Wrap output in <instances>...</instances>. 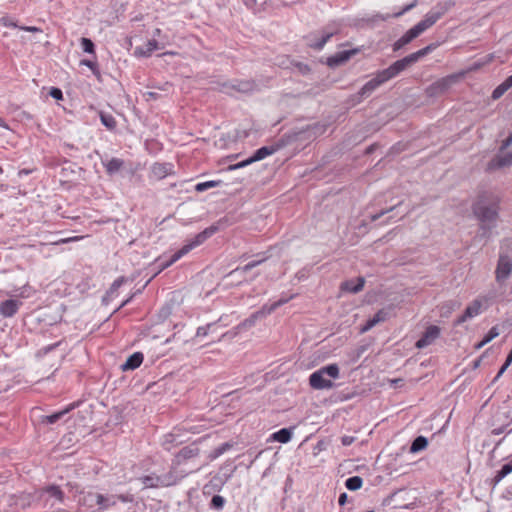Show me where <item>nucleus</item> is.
I'll return each instance as SVG.
<instances>
[{
  "instance_id": "f257e3e1",
  "label": "nucleus",
  "mask_w": 512,
  "mask_h": 512,
  "mask_svg": "<svg viewBox=\"0 0 512 512\" xmlns=\"http://www.w3.org/2000/svg\"><path fill=\"white\" fill-rule=\"evenodd\" d=\"M500 198L497 194L484 191L477 196L472 205V212L479 221L480 236L488 238L496 227L499 217Z\"/></svg>"
},
{
  "instance_id": "f03ea898",
  "label": "nucleus",
  "mask_w": 512,
  "mask_h": 512,
  "mask_svg": "<svg viewBox=\"0 0 512 512\" xmlns=\"http://www.w3.org/2000/svg\"><path fill=\"white\" fill-rule=\"evenodd\" d=\"M433 49V45H428L417 52H414L400 60L395 61L393 64H391L388 68L381 70V74L384 78V80L389 81L390 79H393L398 74H400L402 71L407 69L409 66L416 63L420 58L427 55L429 52H431Z\"/></svg>"
},
{
  "instance_id": "7ed1b4c3",
  "label": "nucleus",
  "mask_w": 512,
  "mask_h": 512,
  "mask_svg": "<svg viewBox=\"0 0 512 512\" xmlns=\"http://www.w3.org/2000/svg\"><path fill=\"white\" fill-rule=\"evenodd\" d=\"M325 376H329L333 379H337L339 377L338 365L337 364H329V365L322 367L319 370L313 372L309 377L310 386L316 390L331 389L334 386V384L331 380L327 379Z\"/></svg>"
},
{
  "instance_id": "20e7f679",
  "label": "nucleus",
  "mask_w": 512,
  "mask_h": 512,
  "mask_svg": "<svg viewBox=\"0 0 512 512\" xmlns=\"http://www.w3.org/2000/svg\"><path fill=\"white\" fill-rule=\"evenodd\" d=\"M292 298H293V296H290L288 298H281L278 301L272 303L271 305H267V304L263 305L261 307V309L253 312L248 318H246L245 320L240 322L235 327V329L237 330V332H242V331L252 328L253 326H255V324L257 323L258 320H261V319L267 317L268 315L273 313L277 308L286 304Z\"/></svg>"
},
{
  "instance_id": "39448f33",
  "label": "nucleus",
  "mask_w": 512,
  "mask_h": 512,
  "mask_svg": "<svg viewBox=\"0 0 512 512\" xmlns=\"http://www.w3.org/2000/svg\"><path fill=\"white\" fill-rule=\"evenodd\" d=\"M201 468L199 465H193L190 469H179L172 463L170 470L167 473L160 475L162 487H169L177 484L180 480L186 477L189 473L196 472Z\"/></svg>"
},
{
  "instance_id": "423d86ee",
  "label": "nucleus",
  "mask_w": 512,
  "mask_h": 512,
  "mask_svg": "<svg viewBox=\"0 0 512 512\" xmlns=\"http://www.w3.org/2000/svg\"><path fill=\"white\" fill-rule=\"evenodd\" d=\"M451 6V2L438 3L434 9L425 15L423 20L416 24L417 27H420V30L423 33L432 25H434L446 12H448Z\"/></svg>"
},
{
  "instance_id": "0eeeda50",
  "label": "nucleus",
  "mask_w": 512,
  "mask_h": 512,
  "mask_svg": "<svg viewBox=\"0 0 512 512\" xmlns=\"http://www.w3.org/2000/svg\"><path fill=\"white\" fill-rule=\"evenodd\" d=\"M95 501L96 504L98 505V510L102 512L111 507H114L117 504V501H121L123 503L132 502L133 496L131 494L103 495L97 493L95 495Z\"/></svg>"
},
{
  "instance_id": "6e6552de",
  "label": "nucleus",
  "mask_w": 512,
  "mask_h": 512,
  "mask_svg": "<svg viewBox=\"0 0 512 512\" xmlns=\"http://www.w3.org/2000/svg\"><path fill=\"white\" fill-rule=\"evenodd\" d=\"M205 240L203 239V237L201 236L200 233H198L194 238L193 240H191L190 242H188L187 244H185L180 250H178L176 253H174L170 260L165 262V263H161L159 265L160 269L158 272L166 269L167 267H169L170 265H172L173 263H175L176 261H178L182 256H184L185 254H187L188 252H190L192 249H194L195 247L201 245L202 243H204Z\"/></svg>"
},
{
  "instance_id": "1a4fd4ad",
  "label": "nucleus",
  "mask_w": 512,
  "mask_h": 512,
  "mask_svg": "<svg viewBox=\"0 0 512 512\" xmlns=\"http://www.w3.org/2000/svg\"><path fill=\"white\" fill-rule=\"evenodd\" d=\"M386 82L387 81L384 80L381 72L378 71L371 80L363 85L357 94L352 96L353 100L357 103L361 102L363 98L370 96L380 85Z\"/></svg>"
},
{
  "instance_id": "9d476101",
  "label": "nucleus",
  "mask_w": 512,
  "mask_h": 512,
  "mask_svg": "<svg viewBox=\"0 0 512 512\" xmlns=\"http://www.w3.org/2000/svg\"><path fill=\"white\" fill-rule=\"evenodd\" d=\"M200 454V449L196 444H190L188 446L183 447L173 459L172 463L175 464L178 468H180L181 465H184L188 463L189 461H192L193 459L197 458Z\"/></svg>"
},
{
  "instance_id": "9b49d317",
  "label": "nucleus",
  "mask_w": 512,
  "mask_h": 512,
  "mask_svg": "<svg viewBox=\"0 0 512 512\" xmlns=\"http://www.w3.org/2000/svg\"><path fill=\"white\" fill-rule=\"evenodd\" d=\"M441 329L436 325H430L426 328L422 336L416 341L415 347L418 349L426 348L433 344L439 338Z\"/></svg>"
},
{
  "instance_id": "f8f14e48",
  "label": "nucleus",
  "mask_w": 512,
  "mask_h": 512,
  "mask_svg": "<svg viewBox=\"0 0 512 512\" xmlns=\"http://www.w3.org/2000/svg\"><path fill=\"white\" fill-rule=\"evenodd\" d=\"M512 272V261L507 255H500L496 267V280L497 282L505 281Z\"/></svg>"
},
{
  "instance_id": "ddd939ff",
  "label": "nucleus",
  "mask_w": 512,
  "mask_h": 512,
  "mask_svg": "<svg viewBox=\"0 0 512 512\" xmlns=\"http://www.w3.org/2000/svg\"><path fill=\"white\" fill-rule=\"evenodd\" d=\"M512 165V151L504 155H495L487 164L486 170L489 172L509 167Z\"/></svg>"
},
{
  "instance_id": "4468645a",
  "label": "nucleus",
  "mask_w": 512,
  "mask_h": 512,
  "mask_svg": "<svg viewBox=\"0 0 512 512\" xmlns=\"http://www.w3.org/2000/svg\"><path fill=\"white\" fill-rule=\"evenodd\" d=\"M23 305L18 299H7L0 303V315L5 318L13 317Z\"/></svg>"
},
{
  "instance_id": "2eb2a0df",
  "label": "nucleus",
  "mask_w": 512,
  "mask_h": 512,
  "mask_svg": "<svg viewBox=\"0 0 512 512\" xmlns=\"http://www.w3.org/2000/svg\"><path fill=\"white\" fill-rule=\"evenodd\" d=\"M481 307V301L478 299L474 300L470 305L466 307L464 313L455 320V325H461L468 319L477 316L481 311Z\"/></svg>"
},
{
  "instance_id": "dca6fc26",
  "label": "nucleus",
  "mask_w": 512,
  "mask_h": 512,
  "mask_svg": "<svg viewBox=\"0 0 512 512\" xmlns=\"http://www.w3.org/2000/svg\"><path fill=\"white\" fill-rule=\"evenodd\" d=\"M420 34H422L420 27H417V25L413 26L401 38H399L393 44V51H398V50L402 49L405 45L409 44L412 40L417 38Z\"/></svg>"
},
{
  "instance_id": "f3484780",
  "label": "nucleus",
  "mask_w": 512,
  "mask_h": 512,
  "mask_svg": "<svg viewBox=\"0 0 512 512\" xmlns=\"http://www.w3.org/2000/svg\"><path fill=\"white\" fill-rule=\"evenodd\" d=\"M358 52V49L344 50L336 53L327 58V65L330 67H337L347 62L353 55Z\"/></svg>"
},
{
  "instance_id": "a211bd4d",
  "label": "nucleus",
  "mask_w": 512,
  "mask_h": 512,
  "mask_svg": "<svg viewBox=\"0 0 512 512\" xmlns=\"http://www.w3.org/2000/svg\"><path fill=\"white\" fill-rule=\"evenodd\" d=\"M333 36V32H323L320 38H316L315 34H309L305 37L307 45L315 50H321L324 45Z\"/></svg>"
},
{
  "instance_id": "6ab92c4d",
  "label": "nucleus",
  "mask_w": 512,
  "mask_h": 512,
  "mask_svg": "<svg viewBox=\"0 0 512 512\" xmlns=\"http://www.w3.org/2000/svg\"><path fill=\"white\" fill-rule=\"evenodd\" d=\"M364 285V277H357L356 279H350L342 282L340 288L342 291L356 294L363 289Z\"/></svg>"
},
{
  "instance_id": "aec40b11",
  "label": "nucleus",
  "mask_w": 512,
  "mask_h": 512,
  "mask_svg": "<svg viewBox=\"0 0 512 512\" xmlns=\"http://www.w3.org/2000/svg\"><path fill=\"white\" fill-rule=\"evenodd\" d=\"M456 76L450 75L439 79L430 86L432 93H443L447 91L453 83L456 81Z\"/></svg>"
},
{
  "instance_id": "412c9836",
  "label": "nucleus",
  "mask_w": 512,
  "mask_h": 512,
  "mask_svg": "<svg viewBox=\"0 0 512 512\" xmlns=\"http://www.w3.org/2000/svg\"><path fill=\"white\" fill-rule=\"evenodd\" d=\"M172 173L173 165L171 163H155L151 168V174L158 180H161Z\"/></svg>"
},
{
  "instance_id": "4be33fe9",
  "label": "nucleus",
  "mask_w": 512,
  "mask_h": 512,
  "mask_svg": "<svg viewBox=\"0 0 512 512\" xmlns=\"http://www.w3.org/2000/svg\"><path fill=\"white\" fill-rule=\"evenodd\" d=\"M388 317V312L381 309L379 310L372 318L368 319L365 325H363L360 329L361 333H366L370 329H372L375 325L380 322H384Z\"/></svg>"
},
{
  "instance_id": "5701e85b",
  "label": "nucleus",
  "mask_w": 512,
  "mask_h": 512,
  "mask_svg": "<svg viewBox=\"0 0 512 512\" xmlns=\"http://www.w3.org/2000/svg\"><path fill=\"white\" fill-rule=\"evenodd\" d=\"M78 404H79L78 402L72 403V404L68 405L65 409H63L61 411L55 412V413H53L51 415L44 416L42 418V422L43 423H47V424H54L57 421H59L60 419H62L71 410L76 408L78 406Z\"/></svg>"
},
{
  "instance_id": "b1692460",
  "label": "nucleus",
  "mask_w": 512,
  "mask_h": 512,
  "mask_svg": "<svg viewBox=\"0 0 512 512\" xmlns=\"http://www.w3.org/2000/svg\"><path fill=\"white\" fill-rule=\"evenodd\" d=\"M143 359L144 356L141 352H135L121 365V369L123 371L134 370L142 364Z\"/></svg>"
},
{
  "instance_id": "393cba45",
  "label": "nucleus",
  "mask_w": 512,
  "mask_h": 512,
  "mask_svg": "<svg viewBox=\"0 0 512 512\" xmlns=\"http://www.w3.org/2000/svg\"><path fill=\"white\" fill-rule=\"evenodd\" d=\"M224 87L232 88L241 93H248L254 90L255 83L249 80H236L230 85L224 84Z\"/></svg>"
},
{
  "instance_id": "a878e982",
  "label": "nucleus",
  "mask_w": 512,
  "mask_h": 512,
  "mask_svg": "<svg viewBox=\"0 0 512 512\" xmlns=\"http://www.w3.org/2000/svg\"><path fill=\"white\" fill-rule=\"evenodd\" d=\"M223 484L224 482L221 477L214 476L207 484L204 485L203 494L210 495L213 492H218L221 490Z\"/></svg>"
},
{
  "instance_id": "bb28decb",
  "label": "nucleus",
  "mask_w": 512,
  "mask_h": 512,
  "mask_svg": "<svg viewBox=\"0 0 512 512\" xmlns=\"http://www.w3.org/2000/svg\"><path fill=\"white\" fill-rule=\"evenodd\" d=\"M108 175L112 176L118 173L124 166V161L120 158H111L107 162H103Z\"/></svg>"
},
{
  "instance_id": "cd10ccee",
  "label": "nucleus",
  "mask_w": 512,
  "mask_h": 512,
  "mask_svg": "<svg viewBox=\"0 0 512 512\" xmlns=\"http://www.w3.org/2000/svg\"><path fill=\"white\" fill-rule=\"evenodd\" d=\"M278 148L276 146H263L257 149L251 156V161L256 162L266 158L269 155L274 154Z\"/></svg>"
},
{
  "instance_id": "c85d7f7f",
  "label": "nucleus",
  "mask_w": 512,
  "mask_h": 512,
  "mask_svg": "<svg viewBox=\"0 0 512 512\" xmlns=\"http://www.w3.org/2000/svg\"><path fill=\"white\" fill-rule=\"evenodd\" d=\"M140 481L144 485V488H160L162 487L160 475H156L155 473L142 476Z\"/></svg>"
},
{
  "instance_id": "c756f323",
  "label": "nucleus",
  "mask_w": 512,
  "mask_h": 512,
  "mask_svg": "<svg viewBox=\"0 0 512 512\" xmlns=\"http://www.w3.org/2000/svg\"><path fill=\"white\" fill-rule=\"evenodd\" d=\"M512 473V460L505 463L499 471H497L495 477L492 479V486L495 487L503 478Z\"/></svg>"
},
{
  "instance_id": "7c9ffc66",
  "label": "nucleus",
  "mask_w": 512,
  "mask_h": 512,
  "mask_svg": "<svg viewBox=\"0 0 512 512\" xmlns=\"http://www.w3.org/2000/svg\"><path fill=\"white\" fill-rule=\"evenodd\" d=\"M428 446V439L424 436H418L416 437L411 446H410V452L411 453H417L422 450H424Z\"/></svg>"
},
{
  "instance_id": "2f4dec72",
  "label": "nucleus",
  "mask_w": 512,
  "mask_h": 512,
  "mask_svg": "<svg viewBox=\"0 0 512 512\" xmlns=\"http://www.w3.org/2000/svg\"><path fill=\"white\" fill-rule=\"evenodd\" d=\"M99 117H100L101 123L107 129L114 130L116 128L117 122H116L115 118L111 114H108V113H105L103 111H100L99 112Z\"/></svg>"
},
{
  "instance_id": "473e14b6",
  "label": "nucleus",
  "mask_w": 512,
  "mask_h": 512,
  "mask_svg": "<svg viewBox=\"0 0 512 512\" xmlns=\"http://www.w3.org/2000/svg\"><path fill=\"white\" fill-rule=\"evenodd\" d=\"M233 447V443L231 442H225L222 443L220 446L216 447L208 456V458L212 461L230 450Z\"/></svg>"
},
{
  "instance_id": "72a5a7b5",
  "label": "nucleus",
  "mask_w": 512,
  "mask_h": 512,
  "mask_svg": "<svg viewBox=\"0 0 512 512\" xmlns=\"http://www.w3.org/2000/svg\"><path fill=\"white\" fill-rule=\"evenodd\" d=\"M292 438V432L288 428H282L273 434V439L280 443H287Z\"/></svg>"
},
{
  "instance_id": "f704fd0d",
  "label": "nucleus",
  "mask_w": 512,
  "mask_h": 512,
  "mask_svg": "<svg viewBox=\"0 0 512 512\" xmlns=\"http://www.w3.org/2000/svg\"><path fill=\"white\" fill-rule=\"evenodd\" d=\"M362 485L363 479L360 476H352L345 481V486L350 491L359 490Z\"/></svg>"
},
{
  "instance_id": "c9c22d12",
  "label": "nucleus",
  "mask_w": 512,
  "mask_h": 512,
  "mask_svg": "<svg viewBox=\"0 0 512 512\" xmlns=\"http://www.w3.org/2000/svg\"><path fill=\"white\" fill-rule=\"evenodd\" d=\"M45 492L48 493L51 497L56 498L60 502L64 501V493L57 485H50L46 487Z\"/></svg>"
},
{
  "instance_id": "e433bc0d",
  "label": "nucleus",
  "mask_w": 512,
  "mask_h": 512,
  "mask_svg": "<svg viewBox=\"0 0 512 512\" xmlns=\"http://www.w3.org/2000/svg\"><path fill=\"white\" fill-rule=\"evenodd\" d=\"M145 47H146L145 50L138 48L136 52H138L142 56L149 57L154 50L159 48L158 42L155 39L149 40Z\"/></svg>"
},
{
  "instance_id": "4c0bfd02",
  "label": "nucleus",
  "mask_w": 512,
  "mask_h": 512,
  "mask_svg": "<svg viewBox=\"0 0 512 512\" xmlns=\"http://www.w3.org/2000/svg\"><path fill=\"white\" fill-rule=\"evenodd\" d=\"M499 335L498 328L496 326L492 327L488 333L484 336L483 340L477 345V348H481L485 344L492 341L494 338H496Z\"/></svg>"
},
{
  "instance_id": "58836bf2",
  "label": "nucleus",
  "mask_w": 512,
  "mask_h": 512,
  "mask_svg": "<svg viewBox=\"0 0 512 512\" xmlns=\"http://www.w3.org/2000/svg\"><path fill=\"white\" fill-rule=\"evenodd\" d=\"M221 183V181H214V180H210V181H206V182H201V183H198L196 184L195 186V190L197 192H204L210 188H214V187H217L219 186Z\"/></svg>"
},
{
  "instance_id": "ea45409f",
  "label": "nucleus",
  "mask_w": 512,
  "mask_h": 512,
  "mask_svg": "<svg viewBox=\"0 0 512 512\" xmlns=\"http://www.w3.org/2000/svg\"><path fill=\"white\" fill-rule=\"evenodd\" d=\"M80 42L84 52L95 55V45L91 39L82 37Z\"/></svg>"
},
{
  "instance_id": "a19ab883",
  "label": "nucleus",
  "mask_w": 512,
  "mask_h": 512,
  "mask_svg": "<svg viewBox=\"0 0 512 512\" xmlns=\"http://www.w3.org/2000/svg\"><path fill=\"white\" fill-rule=\"evenodd\" d=\"M225 499L224 497L220 495H214L210 501V508L215 510H222L225 505Z\"/></svg>"
},
{
  "instance_id": "79ce46f5",
  "label": "nucleus",
  "mask_w": 512,
  "mask_h": 512,
  "mask_svg": "<svg viewBox=\"0 0 512 512\" xmlns=\"http://www.w3.org/2000/svg\"><path fill=\"white\" fill-rule=\"evenodd\" d=\"M265 260H266V258H261L259 260L251 261L241 268L240 267L236 268L231 273L238 272V271H242V272L246 273V272L252 270L253 268H255L256 266L260 265L261 263H263Z\"/></svg>"
},
{
  "instance_id": "37998d69",
  "label": "nucleus",
  "mask_w": 512,
  "mask_h": 512,
  "mask_svg": "<svg viewBox=\"0 0 512 512\" xmlns=\"http://www.w3.org/2000/svg\"><path fill=\"white\" fill-rule=\"evenodd\" d=\"M265 260H266V258H261L259 260L251 261L241 268L240 267L236 268L231 273L238 272V271H242V272L246 273V272L252 270L253 268H255L256 266L260 265L261 263H263Z\"/></svg>"
},
{
  "instance_id": "c03bdc74",
  "label": "nucleus",
  "mask_w": 512,
  "mask_h": 512,
  "mask_svg": "<svg viewBox=\"0 0 512 512\" xmlns=\"http://www.w3.org/2000/svg\"><path fill=\"white\" fill-rule=\"evenodd\" d=\"M265 260H266V258H261L259 260L251 261L241 268L240 267L236 268L231 273L238 272V271H242V272L246 273V272L252 270L253 268H255L256 266L260 265L261 263H263Z\"/></svg>"
},
{
  "instance_id": "a18cd8bd",
  "label": "nucleus",
  "mask_w": 512,
  "mask_h": 512,
  "mask_svg": "<svg viewBox=\"0 0 512 512\" xmlns=\"http://www.w3.org/2000/svg\"><path fill=\"white\" fill-rule=\"evenodd\" d=\"M265 260H266V258H261L259 260L251 261L241 268L240 267L236 268L231 273L238 272V271H242V272L246 273V272L252 270L253 268H255L256 266L260 265L261 263H263Z\"/></svg>"
},
{
  "instance_id": "49530a36",
  "label": "nucleus",
  "mask_w": 512,
  "mask_h": 512,
  "mask_svg": "<svg viewBox=\"0 0 512 512\" xmlns=\"http://www.w3.org/2000/svg\"><path fill=\"white\" fill-rule=\"evenodd\" d=\"M127 281V279L124 276H120L117 279L114 280V282L111 284L108 294L113 295L117 292V290Z\"/></svg>"
},
{
  "instance_id": "de8ad7c7",
  "label": "nucleus",
  "mask_w": 512,
  "mask_h": 512,
  "mask_svg": "<svg viewBox=\"0 0 512 512\" xmlns=\"http://www.w3.org/2000/svg\"><path fill=\"white\" fill-rule=\"evenodd\" d=\"M80 65L90 68L94 75H96V76L100 75V71H99L98 64L96 61H92L89 59H82L80 61Z\"/></svg>"
},
{
  "instance_id": "09e8293b",
  "label": "nucleus",
  "mask_w": 512,
  "mask_h": 512,
  "mask_svg": "<svg viewBox=\"0 0 512 512\" xmlns=\"http://www.w3.org/2000/svg\"><path fill=\"white\" fill-rule=\"evenodd\" d=\"M292 65L301 75H308L311 72V68L308 64L302 62H292Z\"/></svg>"
},
{
  "instance_id": "8fccbe9b",
  "label": "nucleus",
  "mask_w": 512,
  "mask_h": 512,
  "mask_svg": "<svg viewBox=\"0 0 512 512\" xmlns=\"http://www.w3.org/2000/svg\"><path fill=\"white\" fill-rule=\"evenodd\" d=\"M219 230V227L217 225H211L204 229L202 232H200L203 239L206 241L208 238H210L213 234H215Z\"/></svg>"
},
{
  "instance_id": "3c124183",
  "label": "nucleus",
  "mask_w": 512,
  "mask_h": 512,
  "mask_svg": "<svg viewBox=\"0 0 512 512\" xmlns=\"http://www.w3.org/2000/svg\"><path fill=\"white\" fill-rule=\"evenodd\" d=\"M508 89L501 83L500 85H498L492 92V99L493 100H497L499 99L500 97L503 96V94L507 91Z\"/></svg>"
},
{
  "instance_id": "603ef678",
  "label": "nucleus",
  "mask_w": 512,
  "mask_h": 512,
  "mask_svg": "<svg viewBox=\"0 0 512 512\" xmlns=\"http://www.w3.org/2000/svg\"><path fill=\"white\" fill-rule=\"evenodd\" d=\"M512 145V132L509 133L508 137L504 139L499 147V153L503 155L502 153L509 148Z\"/></svg>"
},
{
  "instance_id": "864d4df0",
  "label": "nucleus",
  "mask_w": 512,
  "mask_h": 512,
  "mask_svg": "<svg viewBox=\"0 0 512 512\" xmlns=\"http://www.w3.org/2000/svg\"><path fill=\"white\" fill-rule=\"evenodd\" d=\"M178 444V442L176 441V436L174 434H168L165 436V440L163 442V446L166 450H170L171 448V444Z\"/></svg>"
},
{
  "instance_id": "5fc2aeb1",
  "label": "nucleus",
  "mask_w": 512,
  "mask_h": 512,
  "mask_svg": "<svg viewBox=\"0 0 512 512\" xmlns=\"http://www.w3.org/2000/svg\"><path fill=\"white\" fill-rule=\"evenodd\" d=\"M252 163H253V161H251V157H249L248 159L243 160V161H241V162H239L237 164L230 165L228 167V169L229 170H237V169H240V168H244V167H246V166H248V165H250Z\"/></svg>"
},
{
  "instance_id": "6e6d98bb",
  "label": "nucleus",
  "mask_w": 512,
  "mask_h": 512,
  "mask_svg": "<svg viewBox=\"0 0 512 512\" xmlns=\"http://www.w3.org/2000/svg\"><path fill=\"white\" fill-rule=\"evenodd\" d=\"M214 324L213 323H210L206 326H201V327H198L197 328V331H196V335L198 337H203V336H206L208 334V330L213 326Z\"/></svg>"
},
{
  "instance_id": "4d7b16f0",
  "label": "nucleus",
  "mask_w": 512,
  "mask_h": 512,
  "mask_svg": "<svg viewBox=\"0 0 512 512\" xmlns=\"http://www.w3.org/2000/svg\"><path fill=\"white\" fill-rule=\"evenodd\" d=\"M50 96L53 97L56 100H62L63 99V93L61 89L53 87L51 88L49 92Z\"/></svg>"
},
{
  "instance_id": "13d9d810",
  "label": "nucleus",
  "mask_w": 512,
  "mask_h": 512,
  "mask_svg": "<svg viewBox=\"0 0 512 512\" xmlns=\"http://www.w3.org/2000/svg\"><path fill=\"white\" fill-rule=\"evenodd\" d=\"M62 343V341H59V342H56L54 344H51V345H48V346H45L43 347L39 353L40 354H43V355H46L47 353H49L50 351L54 350L56 347L60 346Z\"/></svg>"
},
{
  "instance_id": "bf43d9fd",
  "label": "nucleus",
  "mask_w": 512,
  "mask_h": 512,
  "mask_svg": "<svg viewBox=\"0 0 512 512\" xmlns=\"http://www.w3.org/2000/svg\"><path fill=\"white\" fill-rule=\"evenodd\" d=\"M244 4L246 5V7L253 9L255 12L259 10L258 0H244Z\"/></svg>"
},
{
  "instance_id": "052dcab7",
  "label": "nucleus",
  "mask_w": 512,
  "mask_h": 512,
  "mask_svg": "<svg viewBox=\"0 0 512 512\" xmlns=\"http://www.w3.org/2000/svg\"><path fill=\"white\" fill-rule=\"evenodd\" d=\"M416 6V1H414L413 3L409 4V5H406L401 11L397 12V13H394L393 14V17H400L402 16L404 13L408 12L409 10H411L413 7Z\"/></svg>"
},
{
  "instance_id": "680f3d73",
  "label": "nucleus",
  "mask_w": 512,
  "mask_h": 512,
  "mask_svg": "<svg viewBox=\"0 0 512 512\" xmlns=\"http://www.w3.org/2000/svg\"><path fill=\"white\" fill-rule=\"evenodd\" d=\"M396 206H397V205H395V206H393V207H391V208H389V209H386V210H381L379 213H376V214L372 215V216H371V220H372V221H376V220H378V219H379V218H381L384 214H386V213H388V212L392 211Z\"/></svg>"
},
{
  "instance_id": "e2e57ef3",
  "label": "nucleus",
  "mask_w": 512,
  "mask_h": 512,
  "mask_svg": "<svg viewBox=\"0 0 512 512\" xmlns=\"http://www.w3.org/2000/svg\"><path fill=\"white\" fill-rule=\"evenodd\" d=\"M354 441H355V437H353V436H347V435H345V436H343V437L341 438V443H342V445H343V446H349V445H351Z\"/></svg>"
},
{
  "instance_id": "0e129e2a",
  "label": "nucleus",
  "mask_w": 512,
  "mask_h": 512,
  "mask_svg": "<svg viewBox=\"0 0 512 512\" xmlns=\"http://www.w3.org/2000/svg\"><path fill=\"white\" fill-rule=\"evenodd\" d=\"M347 499H348V495L347 493H341L339 498H338V503L340 506H343L345 505V503L347 502Z\"/></svg>"
},
{
  "instance_id": "69168bd1",
  "label": "nucleus",
  "mask_w": 512,
  "mask_h": 512,
  "mask_svg": "<svg viewBox=\"0 0 512 512\" xmlns=\"http://www.w3.org/2000/svg\"><path fill=\"white\" fill-rule=\"evenodd\" d=\"M508 367H509V366H506V364L504 363V364L501 366L500 370L498 371V373H497V375L495 376V378H494V380H493V381L495 382L496 380H498V379L501 377V375L506 371V369H507Z\"/></svg>"
},
{
  "instance_id": "338daca9",
  "label": "nucleus",
  "mask_w": 512,
  "mask_h": 512,
  "mask_svg": "<svg viewBox=\"0 0 512 512\" xmlns=\"http://www.w3.org/2000/svg\"><path fill=\"white\" fill-rule=\"evenodd\" d=\"M145 96H146L147 100H150V99H154L155 100V99H157L159 97V94L157 92L150 91V92H147L145 94Z\"/></svg>"
},
{
  "instance_id": "774afa93",
  "label": "nucleus",
  "mask_w": 512,
  "mask_h": 512,
  "mask_svg": "<svg viewBox=\"0 0 512 512\" xmlns=\"http://www.w3.org/2000/svg\"><path fill=\"white\" fill-rule=\"evenodd\" d=\"M502 84L507 88L510 89L512 87V75L506 78Z\"/></svg>"
}]
</instances>
